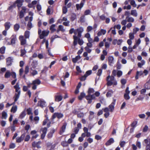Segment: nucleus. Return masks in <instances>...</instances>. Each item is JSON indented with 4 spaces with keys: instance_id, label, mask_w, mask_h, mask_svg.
Segmentation results:
<instances>
[{
    "instance_id": "1",
    "label": "nucleus",
    "mask_w": 150,
    "mask_h": 150,
    "mask_svg": "<svg viewBox=\"0 0 150 150\" xmlns=\"http://www.w3.org/2000/svg\"><path fill=\"white\" fill-rule=\"evenodd\" d=\"M95 92L93 88H89L88 91V94L85 97L86 99L88 100V103L89 104L91 103L92 102V100L94 99L95 98V97L94 94L91 95Z\"/></svg>"
},
{
    "instance_id": "2",
    "label": "nucleus",
    "mask_w": 150,
    "mask_h": 150,
    "mask_svg": "<svg viewBox=\"0 0 150 150\" xmlns=\"http://www.w3.org/2000/svg\"><path fill=\"white\" fill-rule=\"evenodd\" d=\"M14 88L16 89V91L17 93H15V96L13 97L14 99V102L13 104H15V102L17 101L19 98L21 94V91L20 90L19 84L17 83L16 85L14 86Z\"/></svg>"
},
{
    "instance_id": "3",
    "label": "nucleus",
    "mask_w": 150,
    "mask_h": 150,
    "mask_svg": "<svg viewBox=\"0 0 150 150\" xmlns=\"http://www.w3.org/2000/svg\"><path fill=\"white\" fill-rule=\"evenodd\" d=\"M106 80L107 81V84L108 86H111L112 84L116 85L117 84V81L115 80V77L114 76H108Z\"/></svg>"
},
{
    "instance_id": "4",
    "label": "nucleus",
    "mask_w": 150,
    "mask_h": 150,
    "mask_svg": "<svg viewBox=\"0 0 150 150\" xmlns=\"http://www.w3.org/2000/svg\"><path fill=\"white\" fill-rule=\"evenodd\" d=\"M74 42L73 44L74 46L76 45L77 43L80 45H82L83 43V41L82 39H80L81 37H79L76 35H73V36Z\"/></svg>"
},
{
    "instance_id": "5",
    "label": "nucleus",
    "mask_w": 150,
    "mask_h": 150,
    "mask_svg": "<svg viewBox=\"0 0 150 150\" xmlns=\"http://www.w3.org/2000/svg\"><path fill=\"white\" fill-rule=\"evenodd\" d=\"M84 29L82 27H81L75 29L74 35L79 37H81V33L83 31Z\"/></svg>"
},
{
    "instance_id": "6",
    "label": "nucleus",
    "mask_w": 150,
    "mask_h": 150,
    "mask_svg": "<svg viewBox=\"0 0 150 150\" xmlns=\"http://www.w3.org/2000/svg\"><path fill=\"white\" fill-rule=\"evenodd\" d=\"M26 8L25 6H22V10L19 13V18H23L24 15V13H26Z\"/></svg>"
},
{
    "instance_id": "7",
    "label": "nucleus",
    "mask_w": 150,
    "mask_h": 150,
    "mask_svg": "<svg viewBox=\"0 0 150 150\" xmlns=\"http://www.w3.org/2000/svg\"><path fill=\"white\" fill-rule=\"evenodd\" d=\"M19 39L20 41V44L21 45H23L26 44V40L25 38H24L23 36H20L19 38Z\"/></svg>"
},
{
    "instance_id": "8",
    "label": "nucleus",
    "mask_w": 150,
    "mask_h": 150,
    "mask_svg": "<svg viewBox=\"0 0 150 150\" xmlns=\"http://www.w3.org/2000/svg\"><path fill=\"white\" fill-rule=\"evenodd\" d=\"M49 30L46 31L45 30H43L42 32V33L40 35V39H42L44 38L45 36H46L48 35L49 33Z\"/></svg>"
},
{
    "instance_id": "9",
    "label": "nucleus",
    "mask_w": 150,
    "mask_h": 150,
    "mask_svg": "<svg viewBox=\"0 0 150 150\" xmlns=\"http://www.w3.org/2000/svg\"><path fill=\"white\" fill-rule=\"evenodd\" d=\"M63 117V114L59 113H54L52 116V119H54L56 117L58 119H60Z\"/></svg>"
},
{
    "instance_id": "10",
    "label": "nucleus",
    "mask_w": 150,
    "mask_h": 150,
    "mask_svg": "<svg viewBox=\"0 0 150 150\" xmlns=\"http://www.w3.org/2000/svg\"><path fill=\"white\" fill-rule=\"evenodd\" d=\"M25 134L24 133L22 134L20 137H17L16 138V142L18 143H20L23 140L25 137Z\"/></svg>"
},
{
    "instance_id": "11",
    "label": "nucleus",
    "mask_w": 150,
    "mask_h": 150,
    "mask_svg": "<svg viewBox=\"0 0 150 150\" xmlns=\"http://www.w3.org/2000/svg\"><path fill=\"white\" fill-rule=\"evenodd\" d=\"M67 125V124L66 122H64L61 128V130L59 132V133L60 135H62V134L65 132Z\"/></svg>"
},
{
    "instance_id": "12",
    "label": "nucleus",
    "mask_w": 150,
    "mask_h": 150,
    "mask_svg": "<svg viewBox=\"0 0 150 150\" xmlns=\"http://www.w3.org/2000/svg\"><path fill=\"white\" fill-rule=\"evenodd\" d=\"M144 141L146 144V150H150V142L147 139H145Z\"/></svg>"
},
{
    "instance_id": "13",
    "label": "nucleus",
    "mask_w": 150,
    "mask_h": 150,
    "mask_svg": "<svg viewBox=\"0 0 150 150\" xmlns=\"http://www.w3.org/2000/svg\"><path fill=\"white\" fill-rule=\"evenodd\" d=\"M37 64L38 63L37 62L33 61L30 66V69L33 70V69H35L36 67Z\"/></svg>"
},
{
    "instance_id": "14",
    "label": "nucleus",
    "mask_w": 150,
    "mask_h": 150,
    "mask_svg": "<svg viewBox=\"0 0 150 150\" xmlns=\"http://www.w3.org/2000/svg\"><path fill=\"white\" fill-rule=\"evenodd\" d=\"M114 57L112 56H109L108 58L109 64L110 66H112L114 63Z\"/></svg>"
},
{
    "instance_id": "15",
    "label": "nucleus",
    "mask_w": 150,
    "mask_h": 150,
    "mask_svg": "<svg viewBox=\"0 0 150 150\" xmlns=\"http://www.w3.org/2000/svg\"><path fill=\"white\" fill-rule=\"evenodd\" d=\"M13 59L9 57L6 59V65L7 66H11L13 62Z\"/></svg>"
},
{
    "instance_id": "16",
    "label": "nucleus",
    "mask_w": 150,
    "mask_h": 150,
    "mask_svg": "<svg viewBox=\"0 0 150 150\" xmlns=\"http://www.w3.org/2000/svg\"><path fill=\"white\" fill-rule=\"evenodd\" d=\"M23 2L21 0H17L15 1V4H17V6L19 9L23 5Z\"/></svg>"
},
{
    "instance_id": "17",
    "label": "nucleus",
    "mask_w": 150,
    "mask_h": 150,
    "mask_svg": "<svg viewBox=\"0 0 150 150\" xmlns=\"http://www.w3.org/2000/svg\"><path fill=\"white\" fill-rule=\"evenodd\" d=\"M11 25V24L10 22H6L4 24V26L5 27V29L6 30H8L10 28Z\"/></svg>"
},
{
    "instance_id": "18",
    "label": "nucleus",
    "mask_w": 150,
    "mask_h": 150,
    "mask_svg": "<svg viewBox=\"0 0 150 150\" xmlns=\"http://www.w3.org/2000/svg\"><path fill=\"white\" fill-rule=\"evenodd\" d=\"M40 83L41 81L40 80L38 79H37L33 81L32 83H31V84L32 85H38L40 84Z\"/></svg>"
},
{
    "instance_id": "19",
    "label": "nucleus",
    "mask_w": 150,
    "mask_h": 150,
    "mask_svg": "<svg viewBox=\"0 0 150 150\" xmlns=\"http://www.w3.org/2000/svg\"><path fill=\"white\" fill-rule=\"evenodd\" d=\"M84 4L83 2L81 1L80 4H76V7L77 10L81 9L83 6Z\"/></svg>"
},
{
    "instance_id": "20",
    "label": "nucleus",
    "mask_w": 150,
    "mask_h": 150,
    "mask_svg": "<svg viewBox=\"0 0 150 150\" xmlns=\"http://www.w3.org/2000/svg\"><path fill=\"white\" fill-rule=\"evenodd\" d=\"M38 105H40L42 108L45 106V102L42 100H40L38 102Z\"/></svg>"
},
{
    "instance_id": "21",
    "label": "nucleus",
    "mask_w": 150,
    "mask_h": 150,
    "mask_svg": "<svg viewBox=\"0 0 150 150\" xmlns=\"http://www.w3.org/2000/svg\"><path fill=\"white\" fill-rule=\"evenodd\" d=\"M55 132V130L54 129H52L50 132L48 133L47 135V137L49 138H51L53 136V133Z\"/></svg>"
},
{
    "instance_id": "22",
    "label": "nucleus",
    "mask_w": 150,
    "mask_h": 150,
    "mask_svg": "<svg viewBox=\"0 0 150 150\" xmlns=\"http://www.w3.org/2000/svg\"><path fill=\"white\" fill-rule=\"evenodd\" d=\"M114 140L113 138L110 139L106 143L105 145L107 146H109L114 142Z\"/></svg>"
},
{
    "instance_id": "23",
    "label": "nucleus",
    "mask_w": 150,
    "mask_h": 150,
    "mask_svg": "<svg viewBox=\"0 0 150 150\" xmlns=\"http://www.w3.org/2000/svg\"><path fill=\"white\" fill-rule=\"evenodd\" d=\"M56 25L55 24H52L51 25L50 28V30H51V33H52L54 31H56V29L55 28Z\"/></svg>"
},
{
    "instance_id": "24",
    "label": "nucleus",
    "mask_w": 150,
    "mask_h": 150,
    "mask_svg": "<svg viewBox=\"0 0 150 150\" xmlns=\"http://www.w3.org/2000/svg\"><path fill=\"white\" fill-rule=\"evenodd\" d=\"M7 117V114L6 112L4 111L2 112L1 119H6Z\"/></svg>"
},
{
    "instance_id": "25",
    "label": "nucleus",
    "mask_w": 150,
    "mask_h": 150,
    "mask_svg": "<svg viewBox=\"0 0 150 150\" xmlns=\"http://www.w3.org/2000/svg\"><path fill=\"white\" fill-rule=\"evenodd\" d=\"M62 99V97L61 95H57L55 96V100L59 102L61 101Z\"/></svg>"
},
{
    "instance_id": "26",
    "label": "nucleus",
    "mask_w": 150,
    "mask_h": 150,
    "mask_svg": "<svg viewBox=\"0 0 150 150\" xmlns=\"http://www.w3.org/2000/svg\"><path fill=\"white\" fill-rule=\"evenodd\" d=\"M126 19L127 20V21L129 22L133 23L134 21V18L132 17H126Z\"/></svg>"
},
{
    "instance_id": "27",
    "label": "nucleus",
    "mask_w": 150,
    "mask_h": 150,
    "mask_svg": "<svg viewBox=\"0 0 150 150\" xmlns=\"http://www.w3.org/2000/svg\"><path fill=\"white\" fill-rule=\"evenodd\" d=\"M11 72L9 70H7L6 72L4 75V77L6 78H8L11 76Z\"/></svg>"
},
{
    "instance_id": "28",
    "label": "nucleus",
    "mask_w": 150,
    "mask_h": 150,
    "mask_svg": "<svg viewBox=\"0 0 150 150\" xmlns=\"http://www.w3.org/2000/svg\"><path fill=\"white\" fill-rule=\"evenodd\" d=\"M106 32V31L105 30L103 29H101L100 30V31L98 33V36H100L102 34L104 35L105 34Z\"/></svg>"
},
{
    "instance_id": "29",
    "label": "nucleus",
    "mask_w": 150,
    "mask_h": 150,
    "mask_svg": "<svg viewBox=\"0 0 150 150\" xmlns=\"http://www.w3.org/2000/svg\"><path fill=\"white\" fill-rule=\"evenodd\" d=\"M115 104V102H112V103L110 104L109 106V109H110V112H112L114 109V106Z\"/></svg>"
},
{
    "instance_id": "30",
    "label": "nucleus",
    "mask_w": 150,
    "mask_h": 150,
    "mask_svg": "<svg viewBox=\"0 0 150 150\" xmlns=\"http://www.w3.org/2000/svg\"><path fill=\"white\" fill-rule=\"evenodd\" d=\"M131 15L134 16H137V11L135 10H132L131 11Z\"/></svg>"
},
{
    "instance_id": "31",
    "label": "nucleus",
    "mask_w": 150,
    "mask_h": 150,
    "mask_svg": "<svg viewBox=\"0 0 150 150\" xmlns=\"http://www.w3.org/2000/svg\"><path fill=\"white\" fill-rule=\"evenodd\" d=\"M47 147H49L50 146H51L49 150H54L55 146V144L52 145V144L49 142L47 143Z\"/></svg>"
},
{
    "instance_id": "32",
    "label": "nucleus",
    "mask_w": 150,
    "mask_h": 150,
    "mask_svg": "<svg viewBox=\"0 0 150 150\" xmlns=\"http://www.w3.org/2000/svg\"><path fill=\"white\" fill-rule=\"evenodd\" d=\"M30 73L33 76L37 75L38 74V71L35 70L34 69H33V70L30 69Z\"/></svg>"
},
{
    "instance_id": "33",
    "label": "nucleus",
    "mask_w": 150,
    "mask_h": 150,
    "mask_svg": "<svg viewBox=\"0 0 150 150\" xmlns=\"http://www.w3.org/2000/svg\"><path fill=\"white\" fill-rule=\"evenodd\" d=\"M80 59V57L79 55H78L77 56H76L75 58H73L72 59V62L74 63H76V62L77 61L79 60V59Z\"/></svg>"
},
{
    "instance_id": "34",
    "label": "nucleus",
    "mask_w": 150,
    "mask_h": 150,
    "mask_svg": "<svg viewBox=\"0 0 150 150\" xmlns=\"http://www.w3.org/2000/svg\"><path fill=\"white\" fill-rule=\"evenodd\" d=\"M143 73L142 71H137V73H136V76L135 77L136 79H138L139 78V77H138L139 75L141 76L142 75H143Z\"/></svg>"
},
{
    "instance_id": "35",
    "label": "nucleus",
    "mask_w": 150,
    "mask_h": 150,
    "mask_svg": "<svg viewBox=\"0 0 150 150\" xmlns=\"http://www.w3.org/2000/svg\"><path fill=\"white\" fill-rule=\"evenodd\" d=\"M17 107L16 105L13 106L11 108V111L13 113H15L17 111Z\"/></svg>"
},
{
    "instance_id": "36",
    "label": "nucleus",
    "mask_w": 150,
    "mask_h": 150,
    "mask_svg": "<svg viewBox=\"0 0 150 150\" xmlns=\"http://www.w3.org/2000/svg\"><path fill=\"white\" fill-rule=\"evenodd\" d=\"M25 46H24V49H21V56H23L26 53V51L25 50Z\"/></svg>"
},
{
    "instance_id": "37",
    "label": "nucleus",
    "mask_w": 150,
    "mask_h": 150,
    "mask_svg": "<svg viewBox=\"0 0 150 150\" xmlns=\"http://www.w3.org/2000/svg\"><path fill=\"white\" fill-rule=\"evenodd\" d=\"M20 27V25L18 24H16L14 26V29L15 31H17Z\"/></svg>"
},
{
    "instance_id": "38",
    "label": "nucleus",
    "mask_w": 150,
    "mask_h": 150,
    "mask_svg": "<svg viewBox=\"0 0 150 150\" xmlns=\"http://www.w3.org/2000/svg\"><path fill=\"white\" fill-rule=\"evenodd\" d=\"M52 8H51L50 7H48L47 10V11H46L47 14L48 15H49L51 13V12H52Z\"/></svg>"
},
{
    "instance_id": "39",
    "label": "nucleus",
    "mask_w": 150,
    "mask_h": 150,
    "mask_svg": "<svg viewBox=\"0 0 150 150\" xmlns=\"http://www.w3.org/2000/svg\"><path fill=\"white\" fill-rule=\"evenodd\" d=\"M145 62L143 60H142L141 62H139L138 63V66L139 67L141 68L142 66L144 65L145 64Z\"/></svg>"
},
{
    "instance_id": "40",
    "label": "nucleus",
    "mask_w": 150,
    "mask_h": 150,
    "mask_svg": "<svg viewBox=\"0 0 150 150\" xmlns=\"http://www.w3.org/2000/svg\"><path fill=\"white\" fill-rule=\"evenodd\" d=\"M85 96V94L83 92H82L80 93V95L78 96V98L80 100H81Z\"/></svg>"
},
{
    "instance_id": "41",
    "label": "nucleus",
    "mask_w": 150,
    "mask_h": 150,
    "mask_svg": "<svg viewBox=\"0 0 150 150\" xmlns=\"http://www.w3.org/2000/svg\"><path fill=\"white\" fill-rule=\"evenodd\" d=\"M24 36L25 38H29L30 36L29 31L26 30L24 33Z\"/></svg>"
},
{
    "instance_id": "42",
    "label": "nucleus",
    "mask_w": 150,
    "mask_h": 150,
    "mask_svg": "<svg viewBox=\"0 0 150 150\" xmlns=\"http://www.w3.org/2000/svg\"><path fill=\"white\" fill-rule=\"evenodd\" d=\"M76 18V15L75 13H72L71 14V21H73Z\"/></svg>"
},
{
    "instance_id": "43",
    "label": "nucleus",
    "mask_w": 150,
    "mask_h": 150,
    "mask_svg": "<svg viewBox=\"0 0 150 150\" xmlns=\"http://www.w3.org/2000/svg\"><path fill=\"white\" fill-rule=\"evenodd\" d=\"M16 37H13L11 38V43L9 44L10 45H14L16 42Z\"/></svg>"
},
{
    "instance_id": "44",
    "label": "nucleus",
    "mask_w": 150,
    "mask_h": 150,
    "mask_svg": "<svg viewBox=\"0 0 150 150\" xmlns=\"http://www.w3.org/2000/svg\"><path fill=\"white\" fill-rule=\"evenodd\" d=\"M61 144L63 147H67L68 146V143L66 141H62L61 143Z\"/></svg>"
},
{
    "instance_id": "45",
    "label": "nucleus",
    "mask_w": 150,
    "mask_h": 150,
    "mask_svg": "<svg viewBox=\"0 0 150 150\" xmlns=\"http://www.w3.org/2000/svg\"><path fill=\"white\" fill-rule=\"evenodd\" d=\"M27 27H28V30H30V29L33 27L32 24L30 21H29L27 24Z\"/></svg>"
},
{
    "instance_id": "46",
    "label": "nucleus",
    "mask_w": 150,
    "mask_h": 150,
    "mask_svg": "<svg viewBox=\"0 0 150 150\" xmlns=\"http://www.w3.org/2000/svg\"><path fill=\"white\" fill-rule=\"evenodd\" d=\"M26 115L25 112V111L22 112L19 116V118L22 119Z\"/></svg>"
},
{
    "instance_id": "47",
    "label": "nucleus",
    "mask_w": 150,
    "mask_h": 150,
    "mask_svg": "<svg viewBox=\"0 0 150 150\" xmlns=\"http://www.w3.org/2000/svg\"><path fill=\"white\" fill-rule=\"evenodd\" d=\"M60 38V37L57 35H53L51 38V41L53 42L55 38Z\"/></svg>"
},
{
    "instance_id": "48",
    "label": "nucleus",
    "mask_w": 150,
    "mask_h": 150,
    "mask_svg": "<svg viewBox=\"0 0 150 150\" xmlns=\"http://www.w3.org/2000/svg\"><path fill=\"white\" fill-rule=\"evenodd\" d=\"M80 21L81 23H84L85 21V16L84 15L82 16L80 18Z\"/></svg>"
},
{
    "instance_id": "49",
    "label": "nucleus",
    "mask_w": 150,
    "mask_h": 150,
    "mask_svg": "<svg viewBox=\"0 0 150 150\" xmlns=\"http://www.w3.org/2000/svg\"><path fill=\"white\" fill-rule=\"evenodd\" d=\"M9 131L10 128L9 127L7 128L5 130V132L6 133V135L7 137H8L9 136Z\"/></svg>"
},
{
    "instance_id": "50",
    "label": "nucleus",
    "mask_w": 150,
    "mask_h": 150,
    "mask_svg": "<svg viewBox=\"0 0 150 150\" xmlns=\"http://www.w3.org/2000/svg\"><path fill=\"white\" fill-rule=\"evenodd\" d=\"M113 93V91L112 90H110L108 91L106 94V96L107 97H110L112 93Z\"/></svg>"
},
{
    "instance_id": "51",
    "label": "nucleus",
    "mask_w": 150,
    "mask_h": 150,
    "mask_svg": "<svg viewBox=\"0 0 150 150\" xmlns=\"http://www.w3.org/2000/svg\"><path fill=\"white\" fill-rule=\"evenodd\" d=\"M131 5L132 6L134 7H136L137 5L135 3V2L134 0H132L130 2Z\"/></svg>"
},
{
    "instance_id": "52",
    "label": "nucleus",
    "mask_w": 150,
    "mask_h": 150,
    "mask_svg": "<svg viewBox=\"0 0 150 150\" xmlns=\"http://www.w3.org/2000/svg\"><path fill=\"white\" fill-rule=\"evenodd\" d=\"M29 71V67L28 66H26L25 68V74H27Z\"/></svg>"
},
{
    "instance_id": "53",
    "label": "nucleus",
    "mask_w": 150,
    "mask_h": 150,
    "mask_svg": "<svg viewBox=\"0 0 150 150\" xmlns=\"http://www.w3.org/2000/svg\"><path fill=\"white\" fill-rule=\"evenodd\" d=\"M134 34L130 33L129 34V37L130 40H133L134 38Z\"/></svg>"
},
{
    "instance_id": "54",
    "label": "nucleus",
    "mask_w": 150,
    "mask_h": 150,
    "mask_svg": "<svg viewBox=\"0 0 150 150\" xmlns=\"http://www.w3.org/2000/svg\"><path fill=\"white\" fill-rule=\"evenodd\" d=\"M145 88L147 89H150V83L147 82L145 85Z\"/></svg>"
},
{
    "instance_id": "55",
    "label": "nucleus",
    "mask_w": 150,
    "mask_h": 150,
    "mask_svg": "<svg viewBox=\"0 0 150 150\" xmlns=\"http://www.w3.org/2000/svg\"><path fill=\"white\" fill-rule=\"evenodd\" d=\"M5 47H2L0 49V52L2 54H4L5 52Z\"/></svg>"
},
{
    "instance_id": "56",
    "label": "nucleus",
    "mask_w": 150,
    "mask_h": 150,
    "mask_svg": "<svg viewBox=\"0 0 150 150\" xmlns=\"http://www.w3.org/2000/svg\"><path fill=\"white\" fill-rule=\"evenodd\" d=\"M41 130L42 131L43 134H46L47 131V129L46 127L42 128Z\"/></svg>"
},
{
    "instance_id": "57",
    "label": "nucleus",
    "mask_w": 150,
    "mask_h": 150,
    "mask_svg": "<svg viewBox=\"0 0 150 150\" xmlns=\"http://www.w3.org/2000/svg\"><path fill=\"white\" fill-rule=\"evenodd\" d=\"M59 28L60 29L61 31L62 32H64L65 31V29L64 28V26L62 25H60L59 26Z\"/></svg>"
},
{
    "instance_id": "58",
    "label": "nucleus",
    "mask_w": 150,
    "mask_h": 150,
    "mask_svg": "<svg viewBox=\"0 0 150 150\" xmlns=\"http://www.w3.org/2000/svg\"><path fill=\"white\" fill-rule=\"evenodd\" d=\"M84 114L83 112H81L77 114V117L79 118H82L84 117Z\"/></svg>"
},
{
    "instance_id": "59",
    "label": "nucleus",
    "mask_w": 150,
    "mask_h": 150,
    "mask_svg": "<svg viewBox=\"0 0 150 150\" xmlns=\"http://www.w3.org/2000/svg\"><path fill=\"white\" fill-rule=\"evenodd\" d=\"M92 73V71L91 70L87 71L85 75L86 77L90 75Z\"/></svg>"
},
{
    "instance_id": "60",
    "label": "nucleus",
    "mask_w": 150,
    "mask_h": 150,
    "mask_svg": "<svg viewBox=\"0 0 150 150\" xmlns=\"http://www.w3.org/2000/svg\"><path fill=\"white\" fill-rule=\"evenodd\" d=\"M62 11L63 13L65 14L67 11V9L66 6H64L63 8Z\"/></svg>"
},
{
    "instance_id": "61",
    "label": "nucleus",
    "mask_w": 150,
    "mask_h": 150,
    "mask_svg": "<svg viewBox=\"0 0 150 150\" xmlns=\"http://www.w3.org/2000/svg\"><path fill=\"white\" fill-rule=\"evenodd\" d=\"M124 98L125 99L128 100L130 99V97L129 96V94H125L124 95Z\"/></svg>"
},
{
    "instance_id": "62",
    "label": "nucleus",
    "mask_w": 150,
    "mask_h": 150,
    "mask_svg": "<svg viewBox=\"0 0 150 150\" xmlns=\"http://www.w3.org/2000/svg\"><path fill=\"white\" fill-rule=\"evenodd\" d=\"M139 29L137 28H136L133 29V33L135 34L137 32L139 31Z\"/></svg>"
},
{
    "instance_id": "63",
    "label": "nucleus",
    "mask_w": 150,
    "mask_h": 150,
    "mask_svg": "<svg viewBox=\"0 0 150 150\" xmlns=\"http://www.w3.org/2000/svg\"><path fill=\"white\" fill-rule=\"evenodd\" d=\"M99 98L100 101L102 103H104L105 102V99L103 97H100Z\"/></svg>"
},
{
    "instance_id": "64",
    "label": "nucleus",
    "mask_w": 150,
    "mask_h": 150,
    "mask_svg": "<svg viewBox=\"0 0 150 150\" xmlns=\"http://www.w3.org/2000/svg\"><path fill=\"white\" fill-rule=\"evenodd\" d=\"M93 29V28L92 26H88L87 28V31L88 32H90Z\"/></svg>"
}]
</instances>
